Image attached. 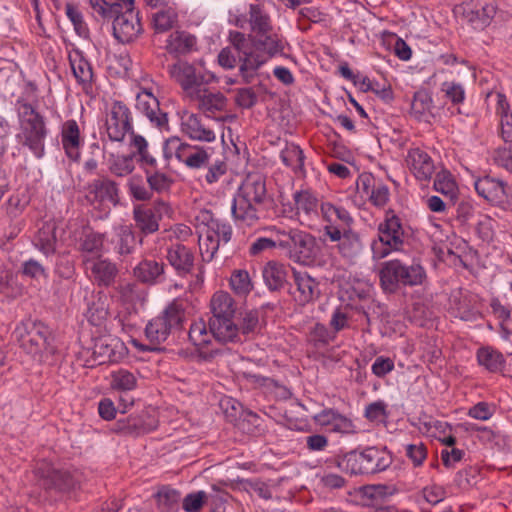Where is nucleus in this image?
I'll use <instances>...</instances> for the list:
<instances>
[{
	"label": "nucleus",
	"instance_id": "obj_46",
	"mask_svg": "<svg viewBox=\"0 0 512 512\" xmlns=\"http://www.w3.org/2000/svg\"><path fill=\"white\" fill-rule=\"evenodd\" d=\"M434 189L451 200L456 197L458 192L457 184L452 174L447 170H442L436 174Z\"/></svg>",
	"mask_w": 512,
	"mask_h": 512
},
{
	"label": "nucleus",
	"instance_id": "obj_29",
	"mask_svg": "<svg viewBox=\"0 0 512 512\" xmlns=\"http://www.w3.org/2000/svg\"><path fill=\"white\" fill-rule=\"evenodd\" d=\"M293 280L297 289L295 300L304 305L320 294L318 283L307 272L293 270Z\"/></svg>",
	"mask_w": 512,
	"mask_h": 512
},
{
	"label": "nucleus",
	"instance_id": "obj_56",
	"mask_svg": "<svg viewBox=\"0 0 512 512\" xmlns=\"http://www.w3.org/2000/svg\"><path fill=\"white\" fill-rule=\"evenodd\" d=\"M80 247L84 252L99 254L103 247V235L94 232L86 233Z\"/></svg>",
	"mask_w": 512,
	"mask_h": 512
},
{
	"label": "nucleus",
	"instance_id": "obj_22",
	"mask_svg": "<svg viewBox=\"0 0 512 512\" xmlns=\"http://www.w3.org/2000/svg\"><path fill=\"white\" fill-rule=\"evenodd\" d=\"M406 164L415 178L420 181H429L435 172L432 158L420 148H412L408 151Z\"/></svg>",
	"mask_w": 512,
	"mask_h": 512
},
{
	"label": "nucleus",
	"instance_id": "obj_28",
	"mask_svg": "<svg viewBox=\"0 0 512 512\" xmlns=\"http://www.w3.org/2000/svg\"><path fill=\"white\" fill-rule=\"evenodd\" d=\"M253 44L255 50L266 57V62L276 55L282 54L285 48L283 37L273 30L253 36Z\"/></svg>",
	"mask_w": 512,
	"mask_h": 512
},
{
	"label": "nucleus",
	"instance_id": "obj_6",
	"mask_svg": "<svg viewBox=\"0 0 512 512\" xmlns=\"http://www.w3.org/2000/svg\"><path fill=\"white\" fill-rule=\"evenodd\" d=\"M335 464L351 475H370L386 470L392 464V456L385 450L368 447L338 455Z\"/></svg>",
	"mask_w": 512,
	"mask_h": 512
},
{
	"label": "nucleus",
	"instance_id": "obj_55",
	"mask_svg": "<svg viewBox=\"0 0 512 512\" xmlns=\"http://www.w3.org/2000/svg\"><path fill=\"white\" fill-rule=\"evenodd\" d=\"M209 496L205 491H197L187 494L183 499V509L186 512H198L208 500Z\"/></svg>",
	"mask_w": 512,
	"mask_h": 512
},
{
	"label": "nucleus",
	"instance_id": "obj_62",
	"mask_svg": "<svg viewBox=\"0 0 512 512\" xmlns=\"http://www.w3.org/2000/svg\"><path fill=\"white\" fill-rule=\"evenodd\" d=\"M245 489L248 492L257 494L264 500H270L272 498V490L269 484L260 480H247L245 482Z\"/></svg>",
	"mask_w": 512,
	"mask_h": 512
},
{
	"label": "nucleus",
	"instance_id": "obj_63",
	"mask_svg": "<svg viewBox=\"0 0 512 512\" xmlns=\"http://www.w3.org/2000/svg\"><path fill=\"white\" fill-rule=\"evenodd\" d=\"M206 324L203 321L195 322L190 326L188 337L195 346L208 343Z\"/></svg>",
	"mask_w": 512,
	"mask_h": 512
},
{
	"label": "nucleus",
	"instance_id": "obj_40",
	"mask_svg": "<svg viewBox=\"0 0 512 512\" xmlns=\"http://www.w3.org/2000/svg\"><path fill=\"white\" fill-rule=\"evenodd\" d=\"M282 162L296 174H305L303 150L294 143L286 144L280 154Z\"/></svg>",
	"mask_w": 512,
	"mask_h": 512
},
{
	"label": "nucleus",
	"instance_id": "obj_60",
	"mask_svg": "<svg viewBox=\"0 0 512 512\" xmlns=\"http://www.w3.org/2000/svg\"><path fill=\"white\" fill-rule=\"evenodd\" d=\"M389 188L384 183L378 181L370 194L367 196L373 205L377 207L384 206L389 200Z\"/></svg>",
	"mask_w": 512,
	"mask_h": 512
},
{
	"label": "nucleus",
	"instance_id": "obj_8",
	"mask_svg": "<svg viewBox=\"0 0 512 512\" xmlns=\"http://www.w3.org/2000/svg\"><path fill=\"white\" fill-rule=\"evenodd\" d=\"M185 319V308L182 301L173 300L162 312L161 315L148 322L145 328V335L153 347L147 348L150 351L158 350L157 346L166 341L173 329H180Z\"/></svg>",
	"mask_w": 512,
	"mask_h": 512
},
{
	"label": "nucleus",
	"instance_id": "obj_7",
	"mask_svg": "<svg viewBox=\"0 0 512 512\" xmlns=\"http://www.w3.org/2000/svg\"><path fill=\"white\" fill-rule=\"evenodd\" d=\"M266 197L264 177L259 173H249L239 187L234 199L232 213L236 220L255 221L257 219L255 204H260Z\"/></svg>",
	"mask_w": 512,
	"mask_h": 512
},
{
	"label": "nucleus",
	"instance_id": "obj_48",
	"mask_svg": "<svg viewBox=\"0 0 512 512\" xmlns=\"http://www.w3.org/2000/svg\"><path fill=\"white\" fill-rule=\"evenodd\" d=\"M294 201L298 213L303 212L306 215L316 214L318 199L310 190H301L294 194Z\"/></svg>",
	"mask_w": 512,
	"mask_h": 512
},
{
	"label": "nucleus",
	"instance_id": "obj_19",
	"mask_svg": "<svg viewBox=\"0 0 512 512\" xmlns=\"http://www.w3.org/2000/svg\"><path fill=\"white\" fill-rule=\"evenodd\" d=\"M180 130L192 141L212 143L216 140L215 131L205 123L203 118L188 110L180 113Z\"/></svg>",
	"mask_w": 512,
	"mask_h": 512
},
{
	"label": "nucleus",
	"instance_id": "obj_11",
	"mask_svg": "<svg viewBox=\"0 0 512 512\" xmlns=\"http://www.w3.org/2000/svg\"><path fill=\"white\" fill-rule=\"evenodd\" d=\"M280 238L279 247L287 251L290 259L304 265L314 261L315 241L310 234L290 228L289 231L283 230Z\"/></svg>",
	"mask_w": 512,
	"mask_h": 512
},
{
	"label": "nucleus",
	"instance_id": "obj_10",
	"mask_svg": "<svg viewBox=\"0 0 512 512\" xmlns=\"http://www.w3.org/2000/svg\"><path fill=\"white\" fill-rule=\"evenodd\" d=\"M163 154L166 159L175 158L189 169H201L209 163L211 149L171 136L163 144Z\"/></svg>",
	"mask_w": 512,
	"mask_h": 512
},
{
	"label": "nucleus",
	"instance_id": "obj_30",
	"mask_svg": "<svg viewBox=\"0 0 512 512\" xmlns=\"http://www.w3.org/2000/svg\"><path fill=\"white\" fill-rule=\"evenodd\" d=\"M69 62L77 82L82 85L84 90L91 88L94 76L93 69L83 53L78 49L72 50L69 53Z\"/></svg>",
	"mask_w": 512,
	"mask_h": 512
},
{
	"label": "nucleus",
	"instance_id": "obj_18",
	"mask_svg": "<svg viewBox=\"0 0 512 512\" xmlns=\"http://www.w3.org/2000/svg\"><path fill=\"white\" fill-rule=\"evenodd\" d=\"M324 240L336 242L343 256L351 257L361 248L360 236L351 226H324Z\"/></svg>",
	"mask_w": 512,
	"mask_h": 512
},
{
	"label": "nucleus",
	"instance_id": "obj_43",
	"mask_svg": "<svg viewBox=\"0 0 512 512\" xmlns=\"http://www.w3.org/2000/svg\"><path fill=\"white\" fill-rule=\"evenodd\" d=\"M160 512H177L180 501V493L176 489L163 486L156 494Z\"/></svg>",
	"mask_w": 512,
	"mask_h": 512
},
{
	"label": "nucleus",
	"instance_id": "obj_59",
	"mask_svg": "<svg viewBox=\"0 0 512 512\" xmlns=\"http://www.w3.org/2000/svg\"><path fill=\"white\" fill-rule=\"evenodd\" d=\"M132 146L136 149L137 153L140 156L141 161L149 166H154L156 164L155 158H153L148 150H147V141L141 135H133L132 136Z\"/></svg>",
	"mask_w": 512,
	"mask_h": 512
},
{
	"label": "nucleus",
	"instance_id": "obj_1",
	"mask_svg": "<svg viewBox=\"0 0 512 512\" xmlns=\"http://www.w3.org/2000/svg\"><path fill=\"white\" fill-rule=\"evenodd\" d=\"M93 11L105 19H113V34L122 43L133 41L142 32L134 0H89Z\"/></svg>",
	"mask_w": 512,
	"mask_h": 512
},
{
	"label": "nucleus",
	"instance_id": "obj_21",
	"mask_svg": "<svg viewBox=\"0 0 512 512\" xmlns=\"http://www.w3.org/2000/svg\"><path fill=\"white\" fill-rule=\"evenodd\" d=\"M60 137L65 155L71 161H79L84 140L77 121L74 119L66 120L61 126Z\"/></svg>",
	"mask_w": 512,
	"mask_h": 512
},
{
	"label": "nucleus",
	"instance_id": "obj_24",
	"mask_svg": "<svg viewBox=\"0 0 512 512\" xmlns=\"http://www.w3.org/2000/svg\"><path fill=\"white\" fill-rule=\"evenodd\" d=\"M88 200L116 205L119 201L116 183L106 177L93 180L87 186Z\"/></svg>",
	"mask_w": 512,
	"mask_h": 512
},
{
	"label": "nucleus",
	"instance_id": "obj_47",
	"mask_svg": "<svg viewBox=\"0 0 512 512\" xmlns=\"http://www.w3.org/2000/svg\"><path fill=\"white\" fill-rule=\"evenodd\" d=\"M55 229L56 226H41L35 236V246L45 254H50L55 251Z\"/></svg>",
	"mask_w": 512,
	"mask_h": 512
},
{
	"label": "nucleus",
	"instance_id": "obj_27",
	"mask_svg": "<svg viewBox=\"0 0 512 512\" xmlns=\"http://www.w3.org/2000/svg\"><path fill=\"white\" fill-rule=\"evenodd\" d=\"M378 238L380 244L385 246L378 250L377 245L373 246L374 255L378 258L386 257L391 250H399L404 243V231L402 226H379Z\"/></svg>",
	"mask_w": 512,
	"mask_h": 512
},
{
	"label": "nucleus",
	"instance_id": "obj_45",
	"mask_svg": "<svg viewBox=\"0 0 512 512\" xmlns=\"http://www.w3.org/2000/svg\"><path fill=\"white\" fill-rule=\"evenodd\" d=\"M110 341L108 338H99L95 341L92 356L97 365L115 360L116 352Z\"/></svg>",
	"mask_w": 512,
	"mask_h": 512
},
{
	"label": "nucleus",
	"instance_id": "obj_32",
	"mask_svg": "<svg viewBox=\"0 0 512 512\" xmlns=\"http://www.w3.org/2000/svg\"><path fill=\"white\" fill-rule=\"evenodd\" d=\"M137 228L139 226H136ZM141 232L132 230V226H120L118 233L120 237L119 252L121 254H129L132 250L142 242V234L154 233L159 226H140Z\"/></svg>",
	"mask_w": 512,
	"mask_h": 512
},
{
	"label": "nucleus",
	"instance_id": "obj_25",
	"mask_svg": "<svg viewBox=\"0 0 512 512\" xmlns=\"http://www.w3.org/2000/svg\"><path fill=\"white\" fill-rule=\"evenodd\" d=\"M189 99L197 102V108L209 117L217 112L224 111L227 105V99L222 93H212L207 89L195 90L190 94Z\"/></svg>",
	"mask_w": 512,
	"mask_h": 512
},
{
	"label": "nucleus",
	"instance_id": "obj_36",
	"mask_svg": "<svg viewBox=\"0 0 512 512\" xmlns=\"http://www.w3.org/2000/svg\"><path fill=\"white\" fill-rule=\"evenodd\" d=\"M248 16L250 29L254 33V36L265 34L273 30L271 18L262 5L250 4Z\"/></svg>",
	"mask_w": 512,
	"mask_h": 512
},
{
	"label": "nucleus",
	"instance_id": "obj_31",
	"mask_svg": "<svg viewBox=\"0 0 512 512\" xmlns=\"http://www.w3.org/2000/svg\"><path fill=\"white\" fill-rule=\"evenodd\" d=\"M165 48L170 54L186 55L197 49V39L186 31H175L168 36Z\"/></svg>",
	"mask_w": 512,
	"mask_h": 512
},
{
	"label": "nucleus",
	"instance_id": "obj_54",
	"mask_svg": "<svg viewBox=\"0 0 512 512\" xmlns=\"http://www.w3.org/2000/svg\"><path fill=\"white\" fill-rule=\"evenodd\" d=\"M117 431L127 435H140L146 432L142 421L137 417H126L117 421Z\"/></svg>",
	"mask_w": 512,
	"mask_h": 512
},
{
	"label": "nucleus",
	"instance_id": "obj_61",
	"mask_svg": "<svg viewBox=\"0 0 512 512\" xmlns=\"http://www.w3.org/2000/svg\"><path fill=\"white\" fill-rule=\"evenodd\" d=\"M147 182L152 190L162 192L168 190L173 183L172 179L164 173L155 172L148 175Z\"/></svg>",
	"mask_w": 512,
	"mask_h": 512
},
{
	"label": "nucleus",
	"instance_id": "obj_38",
	"mask_svg": "<svg viewBox=\"0 0 512 512\" xmlns=\"http://www.w3.org/2000/svg\"><path fill=\"white\" fill-rule=\"evenodd\" d=\"M156 32L163 33L172 29L178 22V13L174 3L160 7L152 16Z\"/></svg>",
	"mask_w": 512,
	"mask_h": 512
},
{
	"label": "nucleus",
	"instance_id": "obj_52",
	"mask_svg": "<svg viewBox=\"0 0 512 512\" xmlns=\"http://www.w3.org/2000/svg\"><path fill=\"white\" fill-rule=\"evenodd\" d=\"M335 337V334L321 323H316L309 333V339L315 347L326 346L333 341Z\"/></svg>",
	"mask_w": 512,
	"mask_h": 512
},
{
	"label": "nucleus",
	"instance_id": "obj_20",
	"mask_svg": "<svg viewBox=\"0 0 512 512\" xmlns=\"http://www.w3.org/2000/svg\"><path fill=\"white\" fill-rule=\"evenodd\" d=\"M86 269L90 271V279L99 287H113L118 281L119 269L108 259L97 257L84 261Z\"/></svg>",
	"mask_w": 512,
	"mask_h": 512
},
{
	"label": "nucleus",
	"instance_id": "obj_2",
	"mask_svg": "<svg viewBox=\"0 0 512 512\" xmlns=\"http://www.w3.org/2000/svg\"><path fill=\"white\" fill-rule=\"evenodd\" d=\"M18 118V144L27 148L36 158L45 153V139L48 135L45 118L29 102L18 99L15 103Z\"/></svg>",
	"mask_w": 512,
	"mask_h": 512
},
{
	"label": "nucleus",
	"instance_id": "obj_9",
	"mask_svg": "<svg viewBox=\"0 0 512 512\" xmlns=\"http://www.w3.org/2000/svg\"><path fill=\"white\" fill-rule=\"evenodd\" d=\"M157 85L149 76H143L138 81L136 92V109L159 130H169L168 114L160 108L156 92Z\"/></svg>",
	"mask_w": 512,
	"mask_h": 512
},
{
	"label": "nucleus",
	"instance_id": "obj_58",
	"mask_svg": "<svg viewBox=\"0 0 512 512\" xmlns=\"http://www.w3.org/2000/svg\"><path fill=\"white\" fill-rule=\"evenodd\" d=\"M280 236H282V231H277L274 235V237H260L255 242L252 243L250 246V254L251 255H258L262 251L273 248V247H279L278 240H280Z\"/></svg>",
	"mask_w": 512,
	"mask_h": 512
},
{
	"label": "nucleus",
	"instance_id": "obj_42",
	"mask_svg": "<svg viewBox=\"0 0 512 512\" xmlns=\"http://www.w3.org/2000/svg\"><path fill=\"white\" fill-rule=\"evenodd\" d=\"M112 288L111 296L117 297L123 303H132L141 298L139 286L134 282L119 279Z\"/></svg>",
	"mask_w": 512,
	"mask_h": 512
},
{
	"label": "nucleus",
	"instance_id": "obj_33",
	"mask_svg": "<svg viewBox=\"0 0 512 512\" xmlns=\"http://www.w3.org/2000/svg\"><path fill=\"white\" fill-rule=\"evenodd\" d=\"M287 267L277 261H269L262 270L264 282L270 291H279L287 282Z\"/></svg>",
	"mask_w": 512,
	"mask_h": 512
},
{
	"label": "nucleus",
	"instance_id": "obj_14",
	"mask_svg": "<svg viewBox=\"0 0 512 512\" xmlns=\"http://www.w3.org/2000/svg\"><path fill=\"white\" fill-rule=\"evenodd\" d=\"M166 260L180 277L191 275L196 285L204 282V266L195 264V254L183 244H172L167 248Z\"/></svg>",
	"mask_w": 512,
	"mask_h": 512
},
{
	"label": "nucleus",
	"instance_id": "obj_41",
	"mask_svg": "<svg viewBox=\"0 0 512 512\" xmlns=\"http://www.w3.org/2000/svg\"><path fill=\"white\" fill-rule=\"evenodd\" d=\"M433 109V100L426 90H419L414 93L411 102V114L418 120L426 119L431 115Z\"/></svg>",
	"mask_w": 512,
	"mask_h": 512
},
{
	"label": "nucleus",
	"instance_id": "obj_37",
	"mask_svg": "<svg viewBox=\"0 0 512 512\" xmlns=\"http://www.w3.org/2000/svg\"><path fill=\"white\" fill-rule=\"evenodd\" d=\"M476 356L478 364L491 373L500 372L505 367L503 354L490 346L479 348Z\"/></svg>",
	"mask_w": 512,
	"mask_h": 512
},
{
	"label": "nucleus",
	"instance_id": "obj_50",
	"mask_svg": "<svg viewBox=\"0 0 512 512\" xmlns=\"http://www.w3.org/2000/svg\"><path fill=\"white\" fill-rule=\"evenodd\" d=\"M109 171L117 177H125L131 174L135 168L132 156L112 155L109 159Z\"/></svg>",
	"mask_w": 512,
	"mask_h": 512
},
{
	"label": "nucleus",
	"instance_id": "obj_53",
	"mask_svg": "<svg viewBox=\"0 0 512 512\" xmlns=\"http://www.w3.org/2000/svg\"><path fill=\"white\" fill-rule=\"evenodd\" d=\"M230 286L240 295H246L252 290V283L246 270H235L230 278Z\"/></svg>",
	"mask_w": 512,
	"mask_h": 512
},
{
	"label": "nucleus",
	"instance_id": "obj_57",
	"mask_svg": "<svg viewBox=\"0 0 512 512\" xmlns=\"http://www.w3.org/2000/svg\"><path fill=\"white\" fill-rule=\"evenodd\" d=\"M441 90L453 104H461L465 100V89L460 83L444 82Z\"/></svg>",
	"mask_w": 512,
	"mask_h": 512
},
{
	"label": "nucleus",
	"instance_id": "obj_15",
	"mask_svg": "<svg viewBox=\"0 0 512 512\" xmlns=\"http://www.w3.org/2000/svg\"><path fill=\"white\" fill-rule=\"evenodd\" d=\"M105 128L109 139L115 142H122L132 132V114L126 104L121 101L111 104L106 114Z\"/></svg>",
	"mask_w": 512,
	"mask_h": 512
},
{
	"label": "nucleus",
	"instance_id": "obj_34",
	"mask_svg": "<svg viewBox=\"0 0 512 512\" xmlns=\"http://www.w3.org/2000/svg\"><path fill=\"white\" fill-rule=\"evenodd\" d=\"M205 237L203 243L206 247V253H210L209 258L212 259L218 251L220 243H227L231 239V226H205Z\"/></svg>",
	"mask_w": 512,
	"mask_h": 512
},
{
	"label": "nucleus",
	"instance_id": "obj_23",
	"mask_svg": "<svg viewBox=\"0 0 512 512\" xmlns=\"http://www.w3.org/2000/svg\"><path fill=\"white\" fill-rule=\"evenodd\" d=\"M474 187L480 197L492 204L503 203L507 196L505 183L489 175L476 178Z\"/></svg>",
	"mask_w": 512,
	"mask_h": 512
},
{
	"label": "nucleus",
	"instance_id": "obj_3",
	"mask_svg": "<svg viewBox=\"0 0 512 512\" xmlns=\"http://www.w3.org/2000/svg\"><path fill=\"white\" fill-rule=\"evenodd\" d=\"M13 335L19 347L39 362H46L57 352L51 329L41 321L25 319L17 324Z\"/></svg>",
	"mask_w": 512,
	"mask_h": 512
},
{
	"label": "nucleus",
	"instance_id": "obj_64",
	"mask_svg": "<svg viewBox=\"0 0 512 512\" xmlns=\"http://www.w3.org/2000/svg\"><path fill=\"white\" fill-rule=\"evenodd\" d=\"M406 455L412 460L414 466H420L427 457L426 446L423 443L408 444L406 446Z\"/></svg>",
	"mask_w": 512,
	"mask_h": 512
},
{
	"label": "nucleus",
	"instance_id": "obj_49",
	"mask_svg": "<svg viewBox=\"0 0 512 512\" xmlns=\"http://www.w3.org/2000/svg\"><path fill=\"white\" fill-rule=\"evenodd\" d=\"M111 386L119 391H131L137 386V378L132 372L119 369L111 374Z\"/></svg>",
	"mask_w": 512,
	"mask_h": 512
},
{
	"label": "nucleus",
	"instance_id": "obj_12",
	"mask_svg": "<svg viewBox=\"0 0 512 512\" xmlns=\"http://www.w3.org/2000/svg\"><path fill=\"white\" fill-rule=\"evenodd\" d=\"M228 41L239 54V71L244 77L256 72L266 63V57L255 50L251 35L231 30L228 33Z\"/></svg>",
	"mask_w": 512,
	"mask_h": 512
},
{
	"label": "nucleus",
	"instance_id": "obj_17",
	"mask_svg": "<svg viewBox=\"0 0 512 512\" xmlns=\"http://www.w3.org/2000/svg\"><path fill=\"white\" fill-rule=\"evenodd\" d=\"M495 11L492 0H467L456 7V12L475 29L485 28L494 17Z\"/></svg>",
	"mask_w": 512,
	"mask_h": 512
},
{
	"label": "nucleus",
	"instance_id": "obj_5",
	"mask_svg": "<svg viewBox=\"0 0 512 512\" xmlns=\"http://www.w3.org/2000/svg\"><path fill=\"white\" fill-rule=\"evenodd\" d=\"M426 278V271L417 260L409 264L399 259L385 261L379 270L380 285L388 293H395L401 287L422 285Z\"/></svg>",
	"mask_w": 512,
	"mask_h": 512
},
{
	"label": "nucleus",
	"instance_id": "obj_39",
	"mask_svg": "<svg viewBox=\"0 0 512 512\" xmlns=\"http://www.w3.org/2000/svg\"><path fill=\"white\" fill-rule=\"evenodd\" d=\"M164 273V264L155 260H143L134 268L135 277L143 283H156Z\"/></svg>",
	"mask_w": 512,
	"mask_h": 512
},
{
	"label": "nucleus",
	"instance_id": "obj_44",
	"mask_svg": "<svg viewBox=\"0 0 512 512\" xmlns=\"http://www.w3.org/2000/svg\"><path fill=\"white\" fill-rule=\"evenodd\" d=\"M321 214L323 220L330 224H335L337 222L349 224L352 222L351 215L345 208L334 205L330 202L321 204Z\"/></svg>",
	"mask_w": 512,
	"mask_h": 512
},
{
	"label": "nucleus",
	"instance_id": "obj_26",
	"mask_svg": "<svg viewBox=\"0 0 512 512\" xmlns=\"http://www.w3.org/2000/svg\"><path fill=\"white\" fill-rule=\"evenodd\" d=\"M171 214V207L164 201L139 205L134 209L135 220L141 224H158V222L170 219Z\"/></svg>",
	"mask_w": 512,
	"mask_h": 512
},
{
	"label": "nucleus",
	"instance_id": "obj_4",
	"mask_svg": "<svg viewBox=\"0 0 512 512\" xmlns=\"http://www.w3.org/2000/svg\"><path fill=\"white\" fill-rule=\"evenodd\" d=\"M212 316L209 318V331L221 343H234L239 339V328L234 322L236 304L232 296L224 291L216 292L210 301Z\"/></svg>",
	"mask_w": 512,
	"mask_h": 512
},
{
	"label": "nucleus",
	"instance_id": "obj_35",
	"mask_svg": "<svg viewBox=\"0 0 512 512\" xmlns=\"http://www.w3.org/2000/svg\"><path fill=\"white\" fill-rule=\"evenodd\" d=\"M496 115L499 117L500 134L505 142L512 141V112L506 96L498 92L496 94Z\"/></svg>",
	"mask_w": 512,
	"mask_h": 512
},
{
	"label": "nucleus",
	"instance_id": "obj_13",
	"mask_svg": "<svg viewBox=\"0 0 512 512\" xmlns=\"http://www.w3.org/2000/svg\"><path fill=\"white\" fill-rule=\"evenodd\" d=\"M35 474L40 485L47 491L69 493L80 485V475L67 470L55 469L50 463L42 461L37 464Z\"/></svg>",
	"mask_w": 512,
	"mask_h": 512
},
{
	"label": "nucleus",
	"instance_id": "obj_51",
	"mask_svg": "<svg viewBox=\"0 0 512 512\" xmlns=\"http://www.w3.org/2000/svg\"><path fill=\"white\" fill-rule=\"evenodd\" d=\"M65 14L73 24L75 32L80 37H87L89 34V29L78 6L71 2H67L65 7Z\"/></svg>",
	"mask_w": 512,
	"mask_h": 512
},
{
	"label": "nucleus",
	"instance_id": "obj_16",
	"mask_svg": "<svg viewBox=\"0 0 512 512\" xmlns=\"http://www.w3.org/2000/svg\"><path fill=\"white\" fill-rule=\"evenodd\" d=\"M168 72L170 77L181 86L188 98L195 90L200 89L199 86L208 84L215 78L210 72H197L196 68L186 61H178L169 66Z\"/></svg>",
	"mask_w": 512,
	"mask_h": 512
}]
</instances>
